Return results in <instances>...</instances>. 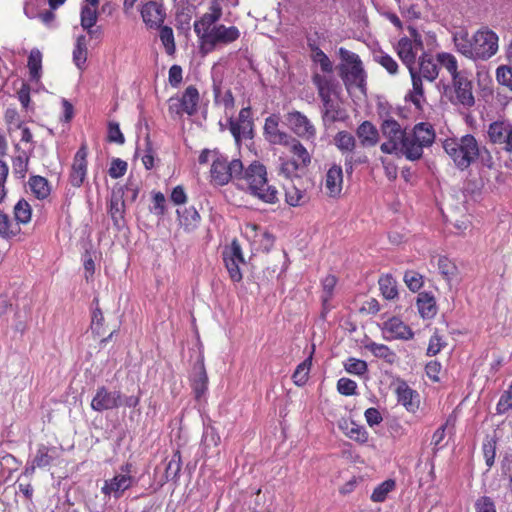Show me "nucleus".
I'll return each mask as SVG.
<instances>
[{
    "label": "nucleus",
    "instance_id": "3",
    "mask_svg": "<svg viewBox=\"0 0 512 512\" xmlns=\"http://www.w3.org/2000/svg\"><path fill=\"white\" fill-rule=\"evenodd\" d=\"M377 113L381 120L380 131L385 139L380 150L385 154H401L406 157L408 132L394 119L388 104L379 103Z\"/></svg>",
    "mask_w": 512,
    "mask_h": 512
},
{
    "label": "nucleus",
    "instance_id": "8",
    "mask_svg": "<svg viewBox=\"0 0 512 512\" xmlns=\"http://www.w3.org/2000/svg\"><path fill=\"white\" fill-rule=\"evenodd\" d=\"M243 174V163L239 159L228 161V158L214 152V159L210 169L211 182L223 186L232 179H238Z\"/></svg>",
    "mask_w": 512,
    "mask_h": 512
},
{
    "label": "nucleus",
    "instance_id": "46",
    "mask_svg": "<svg viewBox=\"0 0 512 512\" xmlns=\"http://www.w3.org/2000/svg\"><path fill=\"white\" fill-rule=\"evenodd\" d=\"M436 58H437L438 65L445 68L452 76V79L455 76H458L461 74L458 71L457 59L453 54L447 53V52H441V53L437 54Z\"/></svg>",
    "mask_w": 512,
    "mask_h": 512
},
{
    "label": "nucleus",
    "instance_id": "61",
    "mask_svg": "<svg viewBox=\"0 0 512 512\" xmlns=\"http://www.w3.org/2000/svg\"><path fill=\"white\" fill-rule=\"evenodd\" d=\"M357 383L349 378H340L337 382V390L340 394L351 396L356 393Z\"/></svg>",
    "mask_w": 512,
    "mask_h": 512
},
{
    "label": "nucleus",
    "instance_id": "58",
    "mask_svg": "<svg viewBox=\"0 0 512 512\" xmlns=\"http://www.w3.org/2000/svg\"><path fill=\"white\" fill-rule=\"evenodd\" d=\"M496 79L499 84L512 91V67L502 65L496 70Z\"/></svg>",
    "mask_w": 512,
    "mask_h": 512
},
{
    "label": "nucleus",
    "instance_id": "40",
    "mask_svg": "<svg viewBox=\"0 0 512 512\" xmlns=\"http://www.w3.org/2000/svg\"><path fill=\"white\" fill-rule=\"evenodd\" d=\"M30 79L38 82L42 71V54L38 49H32L28 57Z\"/></svg>",
    "mask_w": 512,
    "mask_h": 512
},
{
    "label": "nucleus",
    "instance_id": "43",
    "mask_svg": "<svg viewBox=\"0 0 512 512\" xmlns=\"http://www.w3.org/2000/svg\"><path fill=\"white\" fill-rule=\"evenodd\" d=\"M285 200L290 206H301L307 201V195L304 190L292 184L285 188Z\"/></svg>",
    "mask_w": 512,
    "mask_h": 512
},
{
    "label": "nucleus",
    "instance_id": "42",
    "mask_svg": "<svg viewBox=\"0 0 512 512\" xmlns=\"http://www.w3.org/2000/svg\"><path fill=\"white\" fill-rule=\"evenodd\" d=\"M20 232V227L15 224L10 217L0 211V237L3 239H11Z\"/></svg>",
    "mask_w": 512,
    "mask_h": 512
},
{
    "label": "nucleus",
    "instance_id": "13",
    "mask_svg": "<svg viewBox=\"0 0 512 512\" xmlns=\"http://www.w3.org/2000/svg\"><path fill=\"white\" fill-rule=\"evenodd\" d=\"M229 130L237 145L243 140L253 138V120L249 107L242 108L236 119H229Z\"/></svg>",
    "mask_w": 512,
    "mask_h": 512
},
{
    "label": "nucleus",
    "instance_id": "49",
    "mask_svg": "<svg viewBox=\"0 0 512 512\" xmlns=\"http://www.w3.org/2000/svg\"><path fill=\"white\" fill-rule=\"evenodd\" d=\"M81 26L84 30H86L90 35L92 34V27L96 24L98 19L97 9L92 8L88 5H84L81 8Z\"/></svg>",
    "mask_w": 512,
    "mask_h": 512
},
{
    "label": "nucleus",
    "instance_id": "20",
    "mask_svg": "<svg viewBox=\"0 0 512 512\" xmlns=\"http://www.w3.org/2000/svg\"><path fill=\"white\" fill-rule=\"evenodd\" d=\"M323 186L330 198H338L343 189V170L338 164H332L325 173Z\"/></svg>",
    "mask_w": 512,
    "mask_h": 512
},
{
    "label": "nucleus",
    "instance_id": "4",
    "mask_svg": "<svg viewBox=\"0 0 512 512\" xmlns=\"http://www.w3.org/2000/svg\"><path fill=\"white\" fill-rule=\"evenodd\" d=\"M443 149L461 171L468 169L481 155V146L472 134L445 139Z\"/></svg>",
    "mask_w": 512,
    "mask_h": 512
},
{
    "label": "nucleus",
    "instance_id": "56",
    "mask_svg": "<svg viewBox=\"0 0 512 512\" xmlns=\"http://www.w3.org/2000/svg\"><path fill=\"white\" fill-rule=\"evenodd\" d=\"M344 368L349 374L364 375L368 371L367 363L364 360L350 357L344 363Z\"/></svg>",
    "mask_w": 512,
    "mask_h": 512
},
{
    "label": "nucleus",
    "instance_id": "1",
    "mask_svg": "<svg viewBox=\"0 0 512 512\" xmlns=\"http://www.w3.org/2000/svg\"><path fill=\"white\" fill-rule=\"evenodd\" d=\"M221 17L222 6L218 0H213L208 12L194 22V32L204 54L212 52L218 46L228 45L240 37V31L236 26L216 24Z\"/></svg>",
    "mask_w": 512,
    "mask_h": 512
},
{
    "label": "nucleus",
    "instance_id": "51",
    "mask_svg": "<svg viewBox=\"0 0 512 512\" xmlns=\"http://www.w3.org/2000/svg\"><path fill=\"white\" fill-rule=\"evenodd\" d=\"M335 144L342 152H352L356 141L354 136L347 131H340L335 136Z\"/></svg>",
    "mask_w": 512,
    "mask_h": 512
},
{
    "label": "nucleus",
    "instance_id": "64",
    "mask_svg": "<svg viewBox=\"0 0 512 512\" xmlns=\"http://www.w3.org/2000/svg\"><path fill=\"white\" fill-rule=\"evenodd\" d=\"M476 512H496L495 504L490 497L482 496L475 502Z\"/></svg>",
    "mask_w": 512,
    "mask_h": 512
},
{
    "label": "nucleus",
    "instance_id": "35",
    "mask_svg": "<svg viewBox=\"0 0 512 512\" xmlns=\"http://www.w3.org/2000/svg\"><path fill=\"white\" fill-rule=\"evenodd\" d=\"M417 308L422 318L431 319L436 315L437 307L434 297L426 292L420 293Z\"/></svg>",
    "mask_w": 512,
    "mask_h": 512
},
{
    "label": "nucleus",
    "instance_id": "57",
    "mask_svg": "<svg viewBox=\"0 0 512 512\" xmlns=\"http://www.w3.org/2000/svg\"><path fill=\"white\" fill-rule=\"evenodd\" d=\"M404 282L413 291H418L423 286V276L416 271L409 270L404 274Z\"/></svg>",
    "mask_w": 512,
    "mask_h": 512
},
{
    "label": "nucleus",
    "instance_id": "5",
    "mask_svg": "<svg viewBox=\"0 0 512 512\" xmlns=\"http://www.w3.org/2000/svg\"><path fill=\"white\" fill-rule=\"evenodd\" d=\"M237 180H245L249 193L259 200L268 204L278 201V191L269 185L266 167L262 163L253 161L246 169L243 168V174Z\"/></svg>",
    "mask_w": 512,
    "mask_h": 512
},
{
    "label": "nucleus",
    "instance_id": "48",
    "mask_svg": "<svg viewBox=\"0 0 512 512\" xmlns=\"http://www.w3.org/2000/svg\"><path fill=\"white\" fill-rule=\"evenodd\" d=\"M312 365V356H309L303 362H301L295 369L292 379L297 386H303L306 384L309 372Z\"/></svg>",
    "mask_w": 512,
    "mask_h": 512
},
{
    "label": "nucleus",
    "instance_id": "52",
    "mask_svg": "<svg viewBox=\"0 0 512 512\" xmlns=\"http://www.w3.org/2000/svg\"><path fill=\"white\" fill-rule=\"evenodd\" d=\"M201 443L204 450L220 444V436L213 426L204 425Z\"/></svg>",
    "mask_w": 512,
    "mask_h": 512
},
{
    "label": "nucleus",
    "instance_id": "2",
    "mask_svg": "<svg viewBox=\"0 0 512 512\" xmlns=\"http://www.w3.org/2000/svg\"><path fill=\"white\" fill-rule=\"evenodd\" d=\"M453 40L457 51L472 60H488L499 47L497 34L487 28L478 30L471 38L465 31L457 32Z\"/></svg>",
    "mask_w": 512,
    "mask_h": 512
},
{
    "label": "nucleus",
    "instance_id": "29",
    "mask_svg": "<svg viewBox=\"0 0 512 512\" xmlns=\"http://www.w3.org/2000/svg\"><path fill=\"white\" fill-rule=\"evenodd\" d=\"M59 456L58 449L53 446L40 445L33 459L31 470L35 467L44 468L49 466Z\"/></svg>",
    "mask_w": 512,
    "mask_h": 512
},
{
    "label": "nucleus",
    "instance_id": "60",
    "mask_svg": "<svg viewBox=\"0 0 512 512\" xmlns=\"http://www.w3.org/2000/svg\"><path fill=\"white\" fill-rule=\"evenodd\" d=\"M103 324H104V316L100 308L96 307L92 311L91 318V331L93 334L97 336H101L103 334Z\"/></svg>",
    "mask_w": 512,
    "mask_h": 512
},
{
    "label": "nucleus",
    "instance_id": "33",
    "mask_svg": "<svg viewBox=\"0 0 512 512\" xmlns=\"http://www.w3.org/2000/svg\"><path fill=\"white\" fill-rule=\"evenodd\" d=\"M124 208L125 203L122 196L113 195L109 203V215L113 225L120 230L124 226Z\"/></svg>",
    "mask_w": 512,
    "mask_h": 512
},
{
    "label": "nucleus",
    "instance_id": "32",
    "mask_svg": "<svg viewBox=\"0 0 512 512\" xmlns=\"http://www.w3.org/2000/svg\"><path fill=\"white\" fill-rule=\"evenodd\" d=\"M320 100L322 102V119L325 124L334 123L342 118L340 115V106L337 102V98H324Z\"/></svg>",
    "mask_w": 512,
    "mask_h": 512
},
{
    "label": "nucleus",
    "instance_id": "34",
    "mask_svg": "<svg viewBox=\"0 0 512 512\" xmlns=\"http://www.w3.org/2000/svg\"><path fill=\"white\" fill-rule=\"evenodd\" d=\"M88 41L86 35H79L76 38L73 49V62L79 70L85 68L88 55Z\"/></svg>",
    "mask_w": 512,
    "mask_h": 512
},
{
    "label": "nucleus",
    "instance_id": "16",
    "mask_svg": "<svg viewBox=\"0 0 512 512\" xmlns=\"http://www.w3.org/2000/svg\"><path fill=\"white\" fill-rule=\"evenodd\" d=\"M122 405L120 391H109L105 386L98 387L92 398L91 408L96 412L113 410Z\"/></svg>",
    "mask_w": 512,
    "mask_h": 512
},
{
    "label": "nucleus",
    "instance_id": "22",
    "mask_svg": "<svg viewBox=\"0 0 512 512\" xmlns=\"http://www.w3.org/2000/svg\"><path fill=\"white\" fill-rule=\"evenodd\" d=\"M87 150L82 146L75 154L69 176L73 187H80L87 175Z\"/></svg>",
    "mask_w": 512,
    "mask_h": 512
},
{
    "label": "nucleus",
    "instance_id": "59",
    "mask_svg": "<svg viewBox=\"0 0 512 512\" xmlns=\"http://www.w3.org/2000/svg\"><path fill=\"white\" fill-rule=\"evenodd\" d=\"M302 169L298 165V161H294L292 159H281V164L279 167V172L286 178H292L297 175V171Z\"/></svg>",
    "mask_w": 512,
    "mask_h": 512
},
{
    "label": "nucleus",
    "instance_id": "30",
    "mask_svg": "<svg viewBox=\"0 0 512 512\" xmlns=\"http://www.w3.org/2000/svg\"><path fill=\"white\" fill-rule=\"evenodd\" d=\"M15 149L18 154L12 158L13 174L18 179H24L28 171L29 160L32 152L20 150L19 144L15 145Z\"/></svg>",
    "mask_w": 512,
    "mask_h": 512
},
{
    "label": "nucleus",
    "instance_id": "15",
    "mask_svg": "<svg viewBox=\"0 0 512 512\" xmlns=\"http://www.w3.org/2000/svg\"><path fill=\"white\" fill-rule=\"evenodd\" d=\"M223 261L233 282H240L243 278L240 265L244 264V257L240 244L233 240L231 245L223 251Z\"/></svg>",
    "mask_w": 512,
    "mask_h": 512
},
{
    "label": "nucleus",
    "instance_id": "36",
    "mask_svg": "<svg viewBox=\"0 0 512 512\" xmlns=\"http://www.w3.org/2000/svg\"><path fill=\"white\" fill-rule=\"evenodd\" d=\"M290 148V152L296 157L294 161H298V165L301 168H306L311 163V155L304 145L294 137H291V142L287 145Z\"/></svg>",
    "mask_w": 512,
    "mask_h": 512
},
{
    "label": "nucleus",
    "instance_id": "10",
    "mask_svg": "<svg viewBox=\"0 0 512 512\" xmlns=\"http://www.w3.org/2000/svg\"><path fill=\"white\" fill-rule=\"evenodd\" d=\"M409 36L402 37L395 45V50L407 69L416 68V58L423 53L422 35L414 27H408Z\"/></svg>",
    "mask_w": 512,
    "mask_h": 512
},
{
    "label": "nucleus",
    "instance_id": "62",
    "mask_svg": "<svg viewBox=\"0 0 512 512\" xmlns=\"http://www.w3.org/2000/svg\"><path fill=\"white\" fill-rule=\"evenodd\" d=\"M347 437L353 441L364 444L368 441V432L364 426L355 423L354 426L351 427Z\"/></svg>",
    "mask_w": 512,
    "mask_h": 512
},
{
    "label": "nucleus",
    "instance_id": "44",
    "mask_svg": "<svg viewBox=\"0 0 512 512\" xmlns=\"http://www.w3.org/2000/svg\"><path fill=\"white\" fill-rule=\"evenodd\" d=\"M31 216V205L24 199L19 200L14 206L15 224H27L31 221Z\"/></svg>",
    "mask_w": 512,
    "mask_h": 512
},
{
    "label": "nucleus",
    "instance_id": "41",
    "mask_svg": "<svg viewBox=\"0 0 512 512\" xmlns=\"http://www.w3.org/2000/svg\"><path fill=\"white\" fill-rule=\"evenodd\" d=\"M378 283L385 299L392 300L398 296L397 282L391 275L386 274L381 276Z\"/></svg>",
    "mask_w": 512,
    "mask_h": 512
},
{
    "label": "nucleus",
    "instance_id": "55",
    "mask_svg": "<svg viewBox=\"0 0 512 512\" xmlns=\"http://www.w3.org/2000/svg\"><path fill=\"white\" fill-rule=\"evenodd\" d=\"M336 284H337V279L334 275H327L322 280L323 294H322L321 299H322L323 306L325 308L328 306V303L333 296Z\"/></svg>",
    "mask_w": 512,
    "mask_h": 512
},
{
    "label": "nucleus",
    "instance_id": "11",
    "mask_svg": "<svg viewBox=\"0 0 512 512\" xmlns=\"http://www.w3.org/2000/svg\"><path fill=\"white\" fill-rule=\"evenodd\" d=\"M199 103V92L194 86H188L180 97L169 99V112L177 116L194 115Z\"/></svg>",
    "mask_w": 512,
    "mask_h": 512
},
{
    "label": "nucleus",
    "instance_id": "45",
    "mask_svg": "<svg viewBox=\"0 0 512 512\" xmlns=\"http://www.w3.org/2000/svg\"><path fill=\"white\" fill-rule=\"evenodd\" d=\"M374 61L381 65L389 74L395 75L399 65L396 60L386 52L379 50L373 54Z\"/></svg>",
    "mask_w": 512,
    "mask_h": 512
},
{
    "label": "nucleus",
    "instance_id": "38",
    "mask_svg": "<svg viewBox=\"0 0 512 512\" xmlns=\"http://www.w3.org/2000/svg\"><path fill=\"white\" fill-rule=\"evenodd\" d=\"M311 49V59L313 63L319 65L321 71L325 75H330L333 72V64L329 57L317 46L309 44Z\"/></svg>",
    "mask_w": 512,
    "mask_h": 512
},
{
    "label": "nucleus",
    "instance_id": "63",
    "mask_svg": "<svg viewBox=\"0 0 512 512\" xmlns=\"http://www.w3.org/2000/svg\"><path fill=\"white\" fill-rule=\"evenodd\" d=\"M127 171V163L119 158L113 159L109 168V175L113 179H118Z\"/></svg>",
    "mask_w": 512,
    "mask_h": 512
},
{
    "label": "nucleus",
    "instance_id": "14",
    "mask_svg": "<svg viewBox=\"0 0 512 512\" xmlns=\"http://www.w3.org/2000/svg\"><path fill=\"white\" fill-rule=\"evenodd\" d=\"M286 124L300 138L313 141L317 130L309 118L300 111L293 110L286 114Z\"/></svg>",
    "mask_w": 512,
    "mask_h": 512
},
{
    "label": "nucleus",
    "instance_id": "6",
    "mask_svg": "<svg viewBox=\"0 0 512 512\" xmlns=\"http://www.w3.org/2000/svg\"><path fill=\"white\" fill-rule=\"evenodd\" d=\"M339 56L344 62L340 66V76L348 89L356 87L362 92L366 86V72L358 54L343 47L339 48Z\"/></svg>",
    "mask_w": 512,
    "mask_h": 512
},
{
    "label": "nucleus",
    "instance_id": "17",
    "mask_svg": "<svg viewBox=\"0 0 512 512\" xmlns=\"http://www.w3.org/2000/svg\"><path fill=\"white\" fill-rule=\"evenodd\" d=\"M312 82L317 89L320 99L339 97L341 86L332 74L325 75L314 72L312 75Z\"/></svg>",
    "mask_w": 512,
    "mask_h": 512
},
{
    "label": "nucleus",
    "instance_id": "23",
    "mask_svg": "<svg viewBox=\"0 0 512 512\" xmlns=\"http://www.w3.org/2000/svg\"><path fill=\"white\" fill-rule=\"evenodd\" d=\"M141 16L147 26L158 28L164 22L166 12L161 3L150 1L142 6Z\"/></svg>",
    "mask_w": 512,
    "mask_h": 512
},
{
    "label": "nucleus",
    "instance_id": "50",
    "mask_svg": "<svg viewBox=\"0 0 512 512\" xmlns=\"http://www.w3.org/2000/svg\"><path fill=\"white\" fill-rule=\"evenodd\" d=\"M396 483L393 479H387L380 483L371 494L373 502H383L386 500L388 494L395 489Z\"/></svg>",
    "mask_w": 512,
    "mask_h": 512
},
{
    "label": "nucleus",
    "instance_id": "24",
    "mask_svg": "<svg viewBox=\"0 0 512 512\" xmlns=\"http://www.w3.org/2000/svg\"><path fill=\"white\" fill-rule=\"evenodd\" d=\"M452 80L457 101L466 107L473 106L475 100L472 93L471 81H469L463 74L455 76Z\"/></svg>",
    "mask_w": 512,
    "mask_h": 512
},
{
    "label": "nucleus",
    "instance_id": "18",
    "mask_svg": "<svg viewBox=\"0 0 512 512\" xmlns=\"http://www.w3.org/2000/svg\"><path fill=\"white\" fill-rule=\"evenodd\" d=\"M190 383L196 400L200 401L208 390V376L202 355L199 356L192 368Z\"/></svg>",
    "mask_w": 512,
    "mask_h": 512
},
{
    "label": "nucleus",
    "instance_id": "19",
    "mask_svg": "<svg viewBox=\"0 0 512 512\" xmlns=\"http://www.w3.org/2000/svg\"><path fill=\"white\" fill-rule=\"evenodd\" d=\"M280 117L272 114L265 119L264 135L266 140L273 145H288L291 135L279 129Z\"/></svg>",
    "mask_w": 512,
    "mask_h": 512
},
{
    "label": "nucleus",
    "instance_id": "28",
    "mask_svg": "<svg viewBox=\"0 0 512 512\" xmlns=\"http://www.w3.org/2000/svg\"><path fill=\"white\" fill-rule=\"evenodd\" d=\"M356 134L363 146L372 147L378 143L379 131L370 121L362 122L357 128Z\"/></svg>",
    "mask_w": 512,
    "mask_h": 512
},
{
    "label": "nucleus",
    "instance_id": "47",
    "mask_svg": "<svg viewBox=\"0 0 512 512\" xmlns=\"http://www.w3.org/2000/svg\"><path fill=\"white\" fill-rule=\"evenodd\" d=\"M181 467H182L181 453L179 450H176L166 465L165 480L170 481V480L177 479L179 476V473L181 471Z\"/></svg>",
    "mask_w": 512,
    "mask_h": 512
},
{
    "label": "nucleus",
    "instance_id": "54",
    "mask_svg": "<svg viewBox=\"0 0 512 512\" xmlns=\"http://www.w3.org/2000/svg\"><path fill=\"white\" fill-rule=\"evenodd\" d=\"M159 37L166 53L173 55L175 53V40L172 28L169 26H162L160 28Z\"/></svg>",
    "mask_w": 512,
    "mask_h": 512
},
{
    "label": "nucleus",
    "instance_id": "21",
    "mask_svg": "<svg viewBox=\"0 0 512 512\" xmlns=\"http://www.w3.org/2000/svg\"><path fill=\"white\" fill-rule=\"evenodd\" d=\"M382 331L386 340H409L414 335L411 328L397 317H392L385 321Z\"/></svg>",
    "mask_w": 512,
    "mask_h": 512
},
{
    "label": "nucleus",
    "instance_id": "25",
    "mask_svg": "<svg viewBox=\"0 0 512 512\" xmlns=\"http://www.w3.org/2000/svg\"><path fill=\"white\" fill-rule=\"evenodd\" d=\"M416 73L423 77L424 80L433 82L439 74L437 59L428 53H421L416 64Z\"/></svg>",
    "mask_w": 512,
    "mask_h": 512
},
{
    "label": "nucleus",
    "instance_id": "12",
    "mask_svg": "<svg viewBox=\"0 0 512 512\" xmlns=\"http://www.w3.org/2000/svg\"><path fill=\"white\" fill-rule=\"evenodd\" d=\"M491 143L502 150L512 153V120H497L492 122L487 130Z\"/></svg>",
    "mask_w": 512,
    "mask_h": 512
},
{
    "label": "nucleus",
    "instance_id": "39",
    "mask_svg": "<svg viewBox=\"0 0 512 512\" xmlns=\"http://www.w3.org/2000/svg\"><path fill=\"white\" fill-rule=\"evenodd\" d=\"M365 348L370 351L375 357L383 359L389 364H393L396 360V354L388 346L376 342H370L365 345Z\"/></svg>",
    "mask_w": 512,
    "mask_h": 512
},
{
    "label": "nucleus",
    "instance_id": "37",
    "mask_svg": "<svg viewBox=\"0 0 512 512\" xmlns=\"http://www.w3.org/2000/svg\"><path fill=\"white\" fill-rule=\"evenodd\" d=\"M28 184L37 199L43 200L50 195L51 188L46 178L38 175L31 176Z\"/></svg>",
    "mask_w": 512,
    "mask_h": 512
},
{
    "label": "nucleus",
    "instance_id": "26",
    "mask_svg": "<svg viewBox=\"0 0 512 512\" xmlns=\"http://www.w3.org/2000/svg\"><path fill=\"white\" fill-rule=\"evenodd\" d=\"M396 395L398 403L403 405L409 412H414L418 409V393L411 389L406 382L401 381L398 383Z\"/></svg>",
    "mask_w": 512,
    "mask_h": 512
},
{
    "label": "nucleus",
    "instance_id": "53",
    "mask_svg": "<svg viewBox=\"0 0 512 512\" xmlns=\"http://www.w3.org/2000/svg\"><path fill=\"white\" fill-rule=\"evenodd\" d=\"M437 267L439 273L448 281L457 273L456 265L446 256L437 257Z\"/></svg>",
    "mask_w": 512,
    "mask_h": 512
},
{
    "label": "nucleus",
    "instance_id": "9",
    "mask_svg": "<svg viewBox=\"0 0 512 512\" xmlns=\"http://www.w3.org/2000/svg\"><path fill=\"white\" fill-rule=\"evenodd\" d=\"M133 465L129 462L121 465L112 478L106 479L101 487V493L107 498L120 499L124 493L137 483L132 475Z\"/></svg>",
    "mask_w": 512,
    "mask_h": 512
},
{
    "label": "nucleus",
    "instance_id": "27",
    "mask_svg": "<svg viewBox=\"0 0 512 512\" xmlns=\"http://www.w3.org/2000/svg\"><path fill=\"white\" fill-rule=\"evenodd\" d=\"M411 81H412V90L406 96L409 100L417 107L421 108L422 103L425 102L424 96V88H423V77L419 76L416 73V68H411L408 70Z\"/></svg>",
    "mask_w": 512,
    "mask_h": 512
},
{
    "label": "nucleus",
    "instance_id": "31",
    "mask_svg": "<svg viewBox=\"0 0 512 512\" xmlns=\"http://www.w3.org/2000/svg\"><path fill=\"white\" fill-rule=\"evenodd\" d=\"M177 215L180 225L187 231L194 230L201 219L198 211L193 206L177 209Z\"/></svg>",
    "mask_w": 512,
    "mask_h": 512
},
{
    "label": "nucleus",
    "instance_id": "7",
    "mask_svg": "<svg viewBox=\"0 0 512 512\" xmlns=\"http://www.w3.org/2000/svg\"><path fill=\"white\" fill-rule=\"evenodd\" d=\"M435 136V130L430 123H417L411 132H408L406 159L410 161L419 160L423 156V149L434 143Z\"/></svg>",
    "mask_w": 512,
    "mask_h": 512
}]
</instances>
